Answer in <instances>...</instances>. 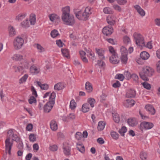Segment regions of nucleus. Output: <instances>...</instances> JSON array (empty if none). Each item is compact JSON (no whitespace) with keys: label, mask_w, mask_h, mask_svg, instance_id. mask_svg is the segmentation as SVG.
I'll list each match as a JSON object with an SVG mask.
<instances>
[{"label":"nucleus","mask_w":160,"mask_h":160,"mask_svg":"<svg viewBox=\"0 0 160 160\" xmlns=\"http://www.w3.org/2000/svg\"><path fill=\"white\" fill-rule=\"evenodd\" d=\"M62 19L64 24L67 25L72 26L75 22L73 15H70L69 6H66L62 9Z\"/></svg>","instance_id":"f257e3e1"},{"label":"nucleus","mask_w":160,"mask_h":160,"mask_svg":"<svg viewBox=\"0 0 160 160\" xmlns=\"http://www.w3.org/2000/svg\"><path fill=\"white\" fill-rule=\"evenodd\" d=\"M13 129H11L8 131L7 132V138L5 141L6 150L8 154L10 155L12 146L13 144L12 142H10V138L13 135L14 131Z\"/></svg>","instance_id":"f03ea898"},{"label":"nucleus","mask_w":160,"mask_h":160,"mask_svg":"<svg viewBox=\"0 0 160 160\" xmlns=\"http://www.w3.org/2000/svg\"><path fill=\"white\" fill-rule=\"evenodd\" d=\"M55 97L56 93L54 92H52L48 102H47L43 107L44 112L48 113L51 110L55 103Z\"/></svg>","instance_id":"7ed1b4c3"},{"label":"nucleus","mask_w":160,"mask_h":160,"mask_svg":"<svg viewBox=\"0 0 160 160\" xmlns=\"http://www.w3.org/2000/svg\"><path fill=\"white\" fill-rule=\"evenodd\" d=\"M119 61V58L116 50L111 46V63L116 64L118 63Z\"/></svg>","instance_id":"20e7f679"},{"label":"nucleus","mask_w":160,"mask_h":160,"mask_svg":"<svg viewBox=\"0 0 160 160\" xmlns=\"http://www.w3.org/2000/svg\"><path fill=\"white\" fill-rule=\"evenodd\" d=\"M24 43V40L21 37L18 36L13 41V46L15 49L18 50L21 48Z\"/></svg>","instance_id":"39448f33"},{"label":"nucleus","mask_w":160,"mask_h":160,"mask_svg":"<svg viewBox=\"0 0 160 160\" xmlns=\"http://www.w3.org/2000/svg\"><path fill=\"white\" fill-rule=\"evenodd\" d=\"M76 17L80 20L86 21L88 19L89 14L86 12V9L84 12H82L81 11L75 12Z\"/></svg>","instance_id":"423d86ee"},{"label":"nucleus","mask_w":160,"mask_h":160,"mask_svg":"<svg viewBox=\"0 0 160 160\" xmlns=\"http://www.w3.org/2000/svg\"><path fill=\"white\" fill-rule=\"evenodd\" d=\"M133 36L137 45L141 47L144 45V38L142 35L135 32L134 33Z\"/></svg>","instance_id":"0eeeda50"},{"label":"nucleus","mask_w":160,"mask_h":160,"mask_svg":"<svg viewBox=\"0 0 160 160\" xmlns=\"http://www.w3.org/2000/svg\"><path fill=\"white\" fill-rule=\"evenodd\" d=\"M153 127V124L151 122L144 121L140 124V128L141 130L143 129L146 130L151 129Z\"/></svg>","instance_id":"6e6552de"},{"label":"nucleus","mask_w":160,"mask_h":160,"mask_svg":"<svg viewBox=\"0 0 160 160\" xmlns=\"http://www.w3.org/2000/svg\"><path fill=\"white\" fill-rule=\"evenodd\" d=\"M22 66L17 67L14 66L13 67L14 69H17L18 70H22L24 69H28V63L27 60H23L22 62H21Z\"/></svg>","instance_id":"1a4fd4ad"},{"label":"nucleus","mask_w":160,"mask_h":160,"mask_svg":"<svg viewBox=\"0 0 160 160\" xmlns=\"http://www.w3.org/2000/svg\"><path fill=\"white\" fill-rule=\"evenodd\" d=\"M112 114L113 120L116 123H119L120 120V118L115 109H112Z\"/></svg>","instance_id":"9d476101"},{"label":"nucleus","mask_w":160,"mask_h":160,"mask_svg":"<svg viewBox=\"0 0 160 160\" xmlns=\"http://www.w3.org/2000/svg\"><path fill=\"white\" fill-rule=\"evenodd\" d=\"M145 108L148 113L151 115H154L156 112V110L153 106L151 104L145 105Z\"/></svg>","instance_id":"9b49d317"},{"label":"nucleus","mask_w":160,"mask_h":160,"mask_svg":"<svg viewBox=\"0 0 160 160\" xmlns=\"http://www.w3.org/2000/svg\"><path fill=\"white\" fill-rule=\"evenodd\" d=\"M65 87V84L62 82H59L55 84L54 88L55 90L59 91L63 89Z\"/></svg>","instance_id":"f8f14e48"},{"label":"nucleus","mask_w":160,"mask_h":160,"mask_svg":"<svg viewBox=\"0 0 160 160\" xmlns=\"http://www.w3.org/2000/svg\"><path fill=\"white\" fill-rule=\"evenodd\" d=\"M134 100L131 98L127 99L125 102V106L128 108L133 106L135 104Z\"/></svg>","instance_id":"ddd939ff"},{"label":"nucleus","mask_w":160,"mask_h":160,"mask_svg":"<svg viewBox=\"0 0 160 160\" xmlns=\"http://www.w3.org/2000/svg\"><path fill=\"white\" fill-rule=\"evenodd\" d=\"M49 17L50 20L52 22L56 20L59 22L60 21V17L55 14L53 13L49 15Z\"/></svg>","instance_id":"4468645a"},{"label":"nucleus","mask_w":160,"mask_h":160,"mask_svg":"<svg viewBox=\"0 0 160 160\" xmlns=\"http://www.w3.org/2000/svg\"><path fill=\"white\" fill-rule=\"evenodd\" d=\"M85 88L87 92L88 93H91L92 91L93 88L92 85V84L89 82H86Z\"/></svg>","instance_id":"2eb2a0df"},{"label":"nucleus","mask_w":160,"mask_h":160,"mask_svg":"<svg viewBox=\"0 0 160 160\" xmlns=\"http://www.w3.org/2000/svg\"><path fill=\"white\" fill-rule=\"evenodd\" d=\"M134 8L137 10L138 12L142 16H144L145 15V12L138 5H135L134 7Z\"/></svg>","instance_id":"dca6fc26"},{"label":"nucleus","mask_w":160,"mask_h":160,"mask_svg":"<svg viewBox=\"0 0 160 160\" xmlns=\"http://www.w3.org/2000/svg\"><path fill=\"white\" fill-rule=\"evenodd\" d=\"M127 122L129 126L134 127L137 124V122L135 118H130L127 121Z\"/></svg>","instance_id":"f3484780"},{"label":"nucleus","mask_w":160,"mask_h":160,"mask_svg":"<svg viewBox=\"0 0 160 160\" xmlns=\"http://www.w3.org/2000/svg\"><path fill=\"white\" fill-rule=\"evenodd\" d=\"M50 128L52 131H56L58 128L57 124L54 120H52L50 123Z\"/></svg>","instance_id":"a211bd4d"},{"label":"nucleus","mask_w":160,"mask_h":160,"mask_svg":"<svg viewBox=\"0 0 160 160\" xmlns=\"http://www.w3.org/2000/svg\"><path fill=\"white\" fill-rule=\"evenodd\" d=\"M63 152L66 156H69L71 154V148L68 146L63 145Z\"/></svg>","instance_id":"6ab92c4d"},{"label":"nucleus","mask_w":160,"mask_h":160,"mask_svg":"<svg viewBox=\"0 0 160 160\" xmlns=\"http://www.w3.org/2000/svg\"><path fill=\"white\" fill-rule=\"evenodd\" d=\"M96 53L98 55V57L101 59H104V51H102L99 49L95 48Z\"/></svg>","instance_id":"aec40b11"},{"label":"nucleus","mask_w":160,"mask_h":160,"mask_svg":"<svg viewBox=\"0 0 160 160\" xmlns=\"http://www.w3.org/2000/svg\"><path fill=\"white\" fill-rule=\"evenodd\" d=\"M140 56L141 58L143 60H147L150 57L149 54L146 51L142 52Z\"/></svg>","instance_id":"412c9836"},{"label":"nucleus","mask_w":160,"mask_h":160,"mask_svg":"<svg viewBox=\"0 0 160 160\" xmlns=\"http://www.w3.org/2000/svg\"><path fill=\"white\" fill-rule=\"evenodd\" d=\"M109 26H106L102 30V32L106 36L110 35V28Z\"/></svg>","instance_id":"4be33fe9"},{"label":"nucleus","mask_w":160,"mask_h":160,"mask_svg":"<svg viewBox=\"0 0 160 160\" xmlns=\"http://www.w3.org/2000/svg\"><path fill=\"white\" fill-rule=\"evenodd\" d=\"M36 82L38 85L42 90H47L49 88L48 85L47 84H42L41 82L39 81H37Z\"/></svg>","instance_id":"5701e85b"},{"label":"nucleus","mask_w":160,"mask_h":160,"mask_svg":"<svg viewBox=\"0 0 160 160\" xmlns=\"http://www.w3.org/2000/svg\"><path fill=\"white\" fill-rule=\"evenodd\" d=\"M136 95V92L133 89H130L126 93V96L128 98H133Z\"/></svg>","instance_id":"b1692460"},{"label":"nucleus","mask_w":160,"mask_h":160,"mask_svg":"<svg viewBox=\"0 0 160 160\" xmlns=\"http://www.w3.org/2000/svg\"><path fill=\"white\" fill-rule=\"evenodd\" d=\"M89 105L88 103H85L82 105V111L83 112H87L89 111Z\"/></svg>","instance_id":"393cba45"},{"label":"nucleus","mask_w":160,"mask_h":160,"mask_svg":"<svg viewBox=\"0 0 160 160\" xmlns=\"http://www.w3.org/2000/svg\"><path fill=\"white\" fill-rule=\"evenodd\" d=\"M77 148L81 152L83 153L85 152L84 146L82 144L77 143Z\"/></svg>","instance_id":"a878e982"},{"label":"nucleus","mask_w":160,"mask_h":160,"mask_svg":"<svg viewBox=\"0 0 160 160\" xmlns=\"http://www.w3.org/2000/svg\"><path fill=\"white\" fill-rule=\"evenodd\" d=\"M105 125V123L102 121L98 122L97 129L99 131L102 130L104 128Z\"/></svg>","instance_id":"bb28decb"},{"label":"nucleus","mask_w":160,"mask_h":160,"mask_svg":"<svg viewBox=\"0 0 160 160\" xmlns=\"http://www.w3.org/2000/svg\"><path fill=\"white\" fill-rule=\"evenodd\" d=\"M61 52L64 57H66L67 58H69L70 56L68 49L66 48H62L61 49Z\"/></svg>","instance_id":"cd10ccee"},{"label":"nucleus","mask_w":160,"mask_h":160,"mask_svg":"<svg viewBox=\"0 0 160 160\" xmlns=\"http://www.w3.org/2000/svg\"><path fill=\"white\" fill-rule=\"evenodd\" d=\"M30 21L31 24L34 25L36 22V15L32 13L30 16Z\"/></svg>","instance_id":"c85d7f7f"},{"label":"nucleus","mask_w":160,"mask_h":160,"mask_svg":"<svg viewBox=\"0 0 160 160\" xmlns=\"http://www.w3.org/2000/svg\"><path fill=\"white\" fill-rule=\"evenodd\" d=\"M139 75L140 78L143 80L148 81V77L146 76L145 72L143 71H142L139 72Z\"/></svg>","instance_id":"c756f323"},{"label":"nucleus","mask_w":160,"mask_h":160,"mask_svg":"<svg viewBox=\"0 0 160 160\" xmlns=\"http://www.w3.org/2000/svg\"><path fill=\"white\" fill-rule=\"evenodd\" d=\"M87 102L90 105L92 108L94 107V104L96 101L94 98H89L87 100Z\"/></svg>","instance_id":"7c9ffc66"},{"label":"nucleus","mask_w":160,"mask_h":160,"mask_svg":"<svg viewBox=\"0 0 160 160\" xmlns=\"http://www.w3.org/2000/svg\"><path fill=\"white\" fill-rule=\"evenodd\" d=\"M75 114L73 113H70L65 118V119H63L64 121L66 122H68V119H70L72 120L75 119Z\"/></svg>","instance_id":"2f4dec72"},{"label":"nucleus","mask_w":160,"mask_h":160,"mask_svg":"<svg viewBox=\"0 0 160 160\" xmlns=\"http://www.w3.org/2000/svg\"><path fill=\"white\" fill-rule=\"evenodd\" d=\"M129 74V76H131V78H132L133 80L136 83L138 82V76L135 73H133L132 74Z\"/></svg>","instance_id":"473e14b6"},{"label":"nucleus","mask_w":160,"mask_h":160,"mask_svg":"<svg viewBox=\"0 0 160 160\" xmlns=\"http://www.w3.org/2000/svg\"><path fill=\"white\" fill-rule=\"evenodd\" d=\"M127 131V129L126 127L122 126L121 128L119 130V132L120 135L122 136H124L125 133Z\"/></svg>","instance_id":"72a5a7b5"},{"label":"nucleus","mask_w":160,"mask_h":160,"mask_svg":"<svg viewBox=\"0 0 160 160\" xmlns=\"http://www.w3.org/2000/svg\"><path fill=\"white\" fill-rule=\"evenodd\" d=\"M51 36L52 38H55L58 36L59 35L57 30L56 29H54L52 30L51 32Z\"/></svg>","instance_id":"f704fd0d"},{"label":"nucleus","mask_w":160,"mask_h":160,"mask_svg":"<svg viewBox=\"0 0 160 160\" xmlns=\"http://www.w3.org/2000/svg\"><path fill=\"white\" fill-rule=\"evenodd\" d=\"M120 52L122 55H128V50L126 48L123 46H122L120 48Z\"/></svg>","instance_id":"c9c22d12"},{"label":"nucleus","mask_w":160,"mask_h":160,"mask_svg":"<svg viewBox=\"0 0 160 160\" xmlns=\"http://www.w3.org/2000/svg\"><path fill=\"white\" fill-rule=\"evenodd\" d=\"M140 156L142 160H145L146 159L147 157V153L144 151H142L141 152Z\"/></svg>","instance_id":"e433bc0d"},{"label":"nucleus","mask_w":160,"mask_h":160,"mask_svg":"<svg viewBox=\"0 0 160 160\" xmlns=\"http://www.w3.org/2000/svg\"><path fill=\"white\" fill-rule=\"evenodd\" d=\"M115 78L121 81L123 80L124 78V77L122 74H117L115 76Z\"/></svg>","instance_id":"4c0bfd02"},{"label":"nucleus","mask_w":160,"mask_h":160,"mask_svg":"<svg viewBox=\"0 0 160 160\" xmlns=\"http://www.w3.org/2000/svg\"><path fill=\"white\" fill-rule=\"evenodd\" d=\"M121 59L122 62L125 64L127 63L128 60L127 55H122L121 57Z\"/></svg>","instance_id":"58836bf2"},{"label":"nucleus","mask_w":160,"mask_h":160,"mask_svg":"<svg viewBox=\"0 0 160 160\" xmlns=\"http://www.w3.org/2000/svg\"><path fill=\"white\" fill-rule=\"evenodd\" d=\"M28 102L30 104L36 103L37 102L36 99L33 96H31L28 99Z\"/></svg>","instance_id":"ea45409f"},{"label":"nucleus","mask_w":160,"mask_h":160,"mask_svg":"<svg viewBox=\"0 0 160 160\" xmlns=\"http://www.w3.org/2000/svg\"><path fill=\"white\" fill-rule=\"evenodd\" d=\"M9 33L10 35L12 36L15 34V31L14 28L12 26H10L9 27Z\"/></svg>","instance_id":"a19ab883"},{"label":"nucleus","mask_w":160,"mask_h":160,"mask_svg":"<svg viewBox=\"0 0 160 160\" xmlns=\"http://www.w3.org/2000/svg\"><path fill=\"white\" fill-rule=\"evenodd\" d=\"M21 24L23 28H26L29 27V22L27 19L22 22Z\"/></svg>","instance_id":"79ce46f5"},{"label":"nucleus","mask_w":160,"mask_h":160,"mask_svg":"<svg viewBox=\"0 0 160 160\" xmlns=\"http://www.w3.org/2000/svg\"><path fill=\"white\" fill-rule=\"evenodd\" d=\"M76 104L75 101L74 100H72L70 104V108L72 110L76 108Z\"/></svg>","instance_id":"37998d69"},{"label":"nucleus","mask_w":160,"mask_h":160,"mask_svg":"<svg viewBox=\"0 0 160 160\" xmlns=\"http://www.w3.org/2000/svg\"><path fill=\"white\" fill-rule=\"evenodd\" d=\"M28 77V75L27 74H26L24 75L19 80V83L21 84L22 83H23V82H25L27 80Z\"/></svg>","instance_id":"c03bdc74"},{"label":"nucleus","mask_w":160,"mask_h":160,"mask_svg":"<svg viewBox=\"0 0 160 160\" xmlns=\"http://www.w3.org/2000/svg\"><path fill=\"white\" fill-rule=\"evenodd\" d=\"M111 135L112 138L115 139H117L118 138L119 135L116 132L113 131L111 132Z\"/></svg>","instance_id":"a18cd8bd"},{"label":"nucleus","mask_w":160,"mask_h":160,"mask_svg":"<svg viewBox=\"0 0 160 160\" xmlns=\"http://www.w3.org/2000/svg\"><path fill=\"white\" fill-rule=\"evenodd\" d=\"M142 85L144 88L148 90H150L151 88V86L150 84L146 82L142 83Z\"/></svg>","instance_id":"49530a36"},{"label":"nucleus","mask_w":160,"mask_h":160,"mask_svg":"<svg viewBox=\"0 0 160 160\" xmlns=\"http://www.w3.org/2000/svg\"><path fill=\"white\" fill-rule=\"evenodd\" d=\"M75 138L78 140H80L82 138V134L80 132H77L76 133L75 136Z\"/></svg>","instance_id":"de8ad7c7"},{"label":"nucleus","mask_w":160,"mask_h":160,"mask_svg":"<svg viewBox=\"0 0 160 160\" xmlns=\"http://www.w3.org/2000/svg\"><path fill=\"white\" fill-rule=\"evenodd\" d=\"M29 140L30 142H33L36 140L35 136L33 134H31L29 137Z\"/></svg>","instance_id":"09e8293b"},{"label":"nucleus","mask_w":160,"mask_h":160,"mask_svg":"<svg viewBox=\"0 0 160 160\" xmlns=\"http://www.w3.org/2000/svg\"><path fill=\"white\" fill-rule=\"evenodd\" d=\"M49 149L53 152L56 151L58 149V147L57 145H50L49 147Z\"/></svg>","instance_id":"8fccbe9b"},{"label":"nucleus","mask_w":160,"mask_h":160,"mask_svg":"<svg viewBox=\"0 0 160 160\" xmlns=\"http://www.w3.org/2000/svg\"><path fill=\"white\" fill-rule=\"evenodd\" d=\"M25 15L19 14L18 16H16V19L18 21H21L22 19L25 18Z\"/></svg>","instance_id":"3c124183"},{"label":"nucleus","mask_w":160,"mask_h":160,"mask_svg":"<svg viewBox=\"0 0 160 160\" xmlns=\"http://www.w3.org/2000/svg\"><path fill=\"white\" fill-rule=\"evenodd\" d=\"M123 41L124 43L125 44H128L130 42V38L127 36H125L123 37Z\"/></svg>","instance_id":"603ef678"},{"label":"nucleus","mask_w":160,"mask_h":160,"mask_svg":"<svg viewBox=\"0 0 160 160\" xmlns=\"http://www.w3.org/2000/svg\"><path fill=\"white\" fill-rule=\"evenodd\" d=\"M35 45L36 46L37 48L40 50L39 52H44L45 51V49L40 44H36Z\"/></svg>","instance_id":"864d4df0"},{"label":"nucleus","mask_w":160,"mask_h":160,"mask_svg":"<svg viewBox=\"0 0 160 160\" xmlns=\"http://www.w3.org/2000/svg\"><path fill=\"white\" fill-rule=\"evenodd\" d=\"M23 56L19 54H16L14 55V58L17 61H20L22 59Z\"/></svg>","instance_id":"5fc2aeb1"},{"label":"nucleus","mask_w":160,"mask_h":160,"mask_svg":"<svg viewBox=\"0 0 160 160\" xmlns=\"http://www.w3.org/2000/svg\"><path fill=\"white\" fill-rule=\"evenodd\" d=\"M145 72V73L148 77L151 76L154 73V71H143Z\"/></svg>","instance_id":"6e6d98bb"},{"label":"nucleus","mask_w":160,"mask_h":160,"mask_svg":"<svg viewBox=\"0 0 160 160\" xmlns=\"http://www.w3.org/2000/svg\"><path fill=\"white\" fill-rule=\"evenodd\" d=\"M12 141H15L17 142H19L20 140V138L18 137L17 134H14L12 136Z\"/></svg>","instance_id":"4d7b16f0"},{"label":"nucleus","mask_w":160,"mask_h":160,"mask_svg":"<svg viewBox=\"0 0 160 160\" xmlns=\"http://www.w3.org/2000/svg\"><path fill=\"white\" fill-rule=\"evenodd\" d=\"M121 85L120 82L118 81H116L112 84V87L114 88L119 87Z\"/></svg>","instance_id":"13d9d810"},{"label":"nucleus","mask_w":160,"mask_h":160,"mask_svg":"<svg viewBox=\"0 0 160 160\" xmlns=\"http://www.w3.org/2000/svg\"><path fill=\"white\" fill-rule=\"evenodd\" d=\"M31 90L32 92V95H34L35 97H37L38 95L37 94V91L33 86H32L31 87Z\"/></svg>","instance_id":"bf43d9fd"},{"label":"nucleus","mask_w":160,"mask_h":160,"mask_svg":"<svg viewBox=\"0 0 160 160\" xmlns=\"http://www.w3.org/2000/svg\"><path fill=\"white\" fill-rule=\"evenodd\" d=\"M112 7L116 10L118 11L119 12H121V9L120 7L118 5L113 4Z\"/></svg>","instance_id":"052dcab7"},{"label":"nucleus","mask_w":160,"mask_h":160,"mask_svg":"<svg viewBox=\"0 0 160 160\" xmlns=\"http://www.w3.org/2000/svg\"><path fill=\"white\" fill-rule=\"evenodd\" d=\"M44 101H42L39 102V104L38 105V108L40 110H42L43 108V106H44Z\"/></svg>","instance_id":"680f3d73"},{"label":"nucleus","mask_w":160,"mask_h":160,"mask_svg":"<svg viewBox=\"0 0 160 160\" xmlns=\"http://www.w3.org/2000/svg\"><path fill=\"white\" fill-rule=\"evenodd\" d=\"M98 64L99 66L102 67L103 69H104L103 67L105 66V63L102 60H98Z\"/></svg>","instance_id":"e2e57ef3"},{"label":"nucleus","mask_w":160,"mask_h":160,"mask_svg":"<svg viewBox=\"0 0 160 160\" xmlns=\"http://www.w3.org/2000/svg\"><path fill=\"white\" fill-rule=\"evenodd\" d=\"M33 128V125L31 124H29L26 127V129L27 130L29 131H32Z\"/></svg>","instance_id":"0e129e2a"},{"label":"nucleus","mask_w":160,"mask_h":160,"mask_svg":"<svg viewBox=\"0 0 160 160\" xmlns=\"http://www.w3.org/2000/svg\"><path fill=\"white\" fill-rule=\"evenodd\" d=\"M56 42L57 45L59 47H62V44L64 45L60 39L57 40Z\"/></svg>","instance_id":"69168bd1"},{"label":"nucleus","mask_w":160,"mask_h":160,"mask_svg":"<svg viewBox=\"0 0 160 160\" xmlns=\"http://www.w3.org/2000/svg\"><path fill=\"white\" fill-rule=\"evenodd\" d=\"M117 2L120 5H124L127 2L126 0H117Z\"/></svg>","instance_id":"338daca9"},{"label":"nucleus","mask_w":160,"mask_h":160,"mask_svg":"<svg viewBox=\"0 0 160 160\" xmlns=\"http://www.w3.org/2000/svg\"><path fill=\"white\" fill-rule=\"evenodd\" d=\"M155 24L158 26L160 27V18H156L155 20Z\"/></svg>","instance_id":"774afa93"}]
</instances>
